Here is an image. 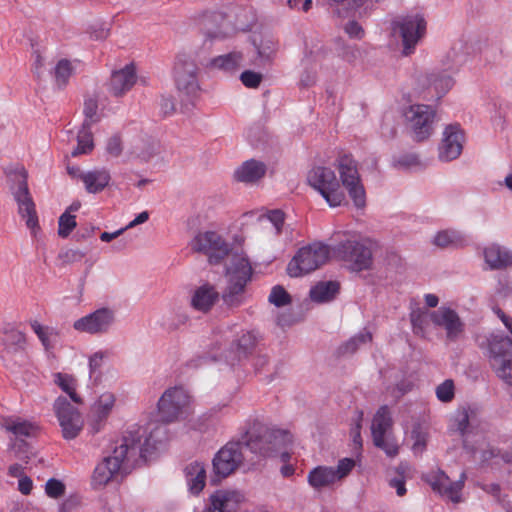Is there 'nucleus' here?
<instances>
[{"mask_svg":"<svg viewBox=\"0 0 512 512\" xmlns=\"http://www.w3.org/2000/svg\"><path fill=\"white\" fill-rule=\"evenodd\" d=\"M14 456L20 460L27 461L30 458V446L24 439H15L10 445Z\"/></svg>","mask_w":512,"mask_h":512,"instance_id":"8fccbe9b","label":"nucleus"},{"mask_svg":"<svg viewBox=\"0 0 512 512\" xmlns=\"http://www.w3.org/2000/svg\"><path fill=\"white\" fill-rule=\"evenodd\" d=\"M475 442L477 446L470 442L469 448H465L473 455L475 460L481 463H487L491 459L499 456V451L490 447L482 437L479 436V439L475 440Z\"/></svg>","mask_w":512,"mask_h":512,"instance_id":"c9c22d12","label":"nucleus"},{"mask_svg":"<svg viewBox=\"0 0 512 512\" xmlns=\"http://www.w3.org/2000/svg\"><path fill=\"white\" fill-rule=\"evenodd\" d=\"M58 234L62 238H66L76 227V219L74 215L64 212L58 221Z\"/></svg>","mask_w":512,"mask_h":512,"instance_id":"de8ad7c7","label":"nucleus"},{"mask_svg":"<svg viewBox=\"0 0 512 512\" xmlns=\"http://www.w3.org/2000/svg\"><path fill=\"white\" fill-rule=\"evenodd\" d=\"M393 421L388 406H381L373 417L371 433L373 443L382 449L389 457H395L399 452V446L394 438L387 436Z\"/></svg>","mask_w":512,"mask_h":512,"instance_id":"2eb2a0df","label":"nucleus"},{"mask_svg":"<svg viewBox=\"0 0 512 512\" xmlns=\"http://www.w3.org/2000/svg\"><path fill=\"white\" fill-rule=\"evenodd\" d=\"M9 189L18 206V213L25 220L33 235L39 230L36 206L28 187V172L21 164H11L4 168Z\"/></svg>","mask_w":512,"mask_h":512,"instance_id":"7ed1b4c3","label":"nucleus"},{"mask_svg":"<svg viewBox=\"0 0 512 512\" xmlns=\"http://www.w3.org/2000/svg\"><path fill=\"white\" fill-rule=\"evenodd\" d=\"M74 68L71 61L67 59H61L58 61L54 68L55 83L59 89H63L72 75Z\"/></svg>","mask_w":512,"mask_h":512,"instance_id":"ea45409f","label":"nucleus"},{"mask_svg":"<svg viewBox=\"0 0 512 512\" xmlns=\"http://www.w3.org/2000/svg\"><path fill=\"white\" fill-rule=\"evenodd\" d=\"M108 357V351H97L89 357V377L94 384L101 381L102 368Z\"/></svg>","mask_w":512,"mask_h":512,"instance_id":"4c0bfd02","label":"nucleus"},{"mask_svg":"<svg viewBox=\"0 0 512 512\" xmlns=\"http://www.w3.org/2000/svg\"><path fill=\"white\" fill-rule=\"evenodd\" d=\"M3 428L12 433L15 439H23V437H33L36 435L38 427L27 420L9 417L4 419Z\"/></svg>","mask_w":512,"mask_h":512,"instance_id":"2f4dec72","label":"nucleus"},{"mask_svg":"<svg viewBox=\"0 0 512 512\" xmlns=\"http://www.w3.org/2000/svg\"><path fill=\"white\" fill-rule=\"evenodd\" d=\"M94 148L93 135L91 127L81 126L77 134V147L71 152L72 156L76 157L81 154H88Z\"/></svg>","mask_w":512,"mask_h":512,"instance_id":"e433bc0d","label":"nucleus"},{"mask_svg":"<svg viewBox=\"0 0 512 512\" xmlns=\"http://www.w3.org/2000/svg\"><path fill=\"white\" fill-rule=\"evenodd\" d=\"M340 285L336 281L319 282L310 289L309 295L312 301L325 303L333 300L339 292Z\"/></svg>","mask_w":512,"mask_h":512,"instance_id":"f704fd0d","label":"nucleus"},{"mask_svg":"<svg viewBox=\"0 0 512 512\" xmlns=\"http://www.w3.org/2000/svg\"><path fill=\"white\" fill-rule=\"evenodd\" d=\"M257 335L254 332H243L236 340L237 354L239 358L246 357L255 348Z\"/></svg>","mask_w":512,"mask_h":512,"instance_id":"37998d69","label":"nucleus"},{"mask_svg":"<svg viewBox=\"0 0 512 512\" xmlns=\"http://www.w3.org/2000/svg\"><path fill=\"white\" fill-rule=\"evenodd\" d=\"M345 31L354 38H361L364 34L362 27L356 21H349L345 25Z\"/></svg>","mask_w":512,"mask_h":512,"instance_id":"0e129e2a","label":"nucleus"},{"mask_svg":"<svg viewBox=\"0 0 512 512\" xmlns=\"http://www.w3.org/2000/svg\"><path fill=\"white\" fill-rule=\"evenodd\" d=\"M158 412L166 423L185 419L191 414V398L183 387L167 389L158 401Z\"/></svg>","mask_w":512,"mask_h":512,"instance_id":"1a4fd4ad","label":"nucleus"},{"mask_svg":"<svg viewBox=\"0 0 512 512\" xmlns=\"http://www.w3.org/2000/svg\"><path fill=\"white\" fill-rule=\"evenodd\" d=\"M243 498L237 491L217 490L209 497L204 512H236Z\"/></svg>","mask_w":512,"mask_h":512,"instance_id":"5701e85b","label":"nucleus"},{"mask_svg":"<svg viewBox=\"0 0 512 512\" xmlns=\"http://www.w3.org/2000/svg\"><path fill=\"white\" fill-rule=\"evenodd\" d=\"M107 152L113 156L118 157L122 153V142L118 136L111 137L106 146Z\"/></svg>","mask_w":512,"mask_h":512,"instance_id":"13d9d810","label":"nucleus"},{"mask_svg":"<svg viewBox=\"0 0 512 512\" xmlns=\"http://www.w3.org/2000/svg\"><path fill=\"white\" fill-rule=\"evenodd\" d=\"M53 409L63 437L67 440L76 438L83 428V419L78 409L63 396L55 400Z\"/></svg>","mask_w":512,"mask_h":512,"instance_id":"f3484780","label":"nucleus"},{"mask_svg":"<svg viewBox=\"0 0 512 512\" xmlns=\"http://www.w3.org/2000/svg\"><path fill=\"white\" fill-rule=\"evenodd\" d=\"M54 382L62 389L63 392L69 395L74 403H82L81 397L76 393V380L74 377L68 374L56 373L54 375Z\"/></svg>","mask_w":512,"mask_h":512,"instance_id":"58836bf2","label":"nucleus"},{"mask_svg":"<svg viewBox=\"0 0 512 512\" xmlns=\"http://www.w3.org/2000/svg\"><path fill=\"white\" fill-rule=\"evenodd\" d=\"M56 337H57V333L49 328L47 330H45V332H43V334L38 336V338L40 339V341L42 342V344L46 350L53 347V340H55Z\"/></svg>","mask_w":512,"mask_h":512,"instance_id":"e2e57ef3","label":"nucleus"},{"mask_svg":"<svg viewBox=\"0 0 512 512\" xmlns=\"http://www.w3.org/2000/svg\"><path fill=\"white\" fill-rule=\"evenodd\" d=\"M389 486L391 488H394L396 490V493L398 496L402 497L406 494V486H405V480L403 476H398L393 479H390Z\"/></svg>","mask_w":512,"mask_h":512,"instance_id":"680f3d73","label":"nucleus"},{"mask_svg":"<svg viewBox=\"0 0 512 512\" xmlns=\"http://www.w3.org/2000/svg\"><path fill=\"white\" fill-rule=\"evenodd\" d=\"M429 318L436 326L445 330L449 341H456L464 331V324L457 312L449 307L442 306L430 312Z\"/></svg>","mask_w":512,"mask_h":512,"instance_id":"412c9836","label":"nucleus"},{"mask_svg":"<svg viewBox=\"0 0 512 512\" xmlns=\"http://www.w3.org/2000/svg\"><path fill=\"white\" fill-rule=\"evenodd\" d=\"M115 400L116 398L113 393L105 392L100 395L98 400L92 406L91 426L94 432L100 431L102 425L114 407Z\"/></svg>","mask_w":512,"mask_h":512,"instance_id":"a878e982","label":"nucleus"},{"mask_svg":"<svg viewBox=\"0 0 512 512\" xmlns=\"http://www.w3.org/2000/svg\"><path fill=\"white\" fill-rule=\"evenodd\" d=\"M240 79L246 87L257 88L262 81V75L251 70H246L241 74Z\"/></svg>","mask_w":512,"mask_h":512,"instance_id":"864d4df0","label":"nucleus"},{"mask_svg":"<svg viewBox=\"0 0 512 512\" xmlns=\"http://www.w3.org/2000/svg\"><path fill=\"white\" fill-rule=\"evenodd\" d=\"M218 296L219 294L213 286L205 284L195 290L191 298V305L198 311L207 312L215 304Z\"/></svg>","mask_w":512,"mask_h":512,"instance_id":"c756f323","label":"nucleus"},{"mask_svg":"<svg viewBox=\"0 0 512 512\" xmlns=\"http://www.w3.org/2000/svg\"><path fill=\"white\" fill-rule=\"evenodd\" d=\"M468 426H469V418L467 413H464L462 415V418L458 422V431L460 432L461 436L463 437V445L464 448H469L470 440V434L468 433Z\"/></svg>","mask_w":512,"mask_h":512,"instance_id":"6e6d98bb","label":"nucleus"},{"mask_svg":"<svg viewBox=\"0 0 512 512\" xmlns=\"http://www.w3.org/2000/svg\"><path fill=\"white\" fill-rule=\"evenodd\" d=\"M403 116L416 141H424L431 136L435 111L430 106L424 104L411 105L404 110Z\"/></svg>","mask_w":512,"mask_h":512,"instance_id":"4468645a","label":"nucleus"},{"mask_svg":"<svg viewBox=\"0 0 512 512\" xmlns=\"http://www.w3.org/2000/svg\"><path fill=\"white\" fill-rule=\"evenodd\" d=\"M267 219L274 225L276 234H280L284 223V213L281 210H272L267 214Z\"/></svg>","mask_w":512,"mask_h":512,"instance_id":"4d7b16f0","label":"nucleus"},{"mask_svg":"<svg viewBox=\"0 0 512 512\" xmlns=\"http://www.w3.org/2000/svg\"><path fill=\"white\" fill-rule=\"evenodd\" d=\"M329 255V247L320 242L302 247L288 263L287 273L291 277H301L324 265Z\"/></svg>","mask_w":512,"mask_h":512,"instance_id":"0eeeda50","label":"nucleus"},{"mask_svg":"<svg viewBox=\"0 0 512 512\" xmlns=\"http://www.w3.org/2000/svg\"><path fill=\"white\" fill-rule=\"evenodd\" d=\"M487 341L491 369L499 379L512 386V340L507 336L492 334Z\"/></svg>","mask_w":512,"mask_h":512,"instance_id":"39448f33","label":"nucleus"},{"mask_svg":"<svg viewBox=\"0 0 512 512\" xmlns=\"http://www.w3.org/2000/svg\"><path fill=\"white\" fill-rule=\"evenodd\" d=\"M372 334L369 331H361L351 337L346 343L340 346L339 353L342 355L353 354L357 349L368 342H371Z\"/></svg>","mask_w":512,"mask_h":512,"instance_id":"a19ab883","label":"nucleus"},{"mask_svg":"<svg viewBox=\"0 0 512 512\" xmlns=\"http://www.w3.org/2000/svg\"><path fill=\"white\" fill-rule=\"evenodd\" d=\"M80 179L87 192L95 194L101 192L109 184L111 177L107 170L102 169L80 174Z\"/></svg>","mask_w":512,"mask_h":512,"instance_id":"473e14b6","label":"nucleus"},{"mask_svg":"<svg viewBox=\"0 0 512 512\" xmlns=\"http://www.w3.org/2000/svg\"><path fill=\"white\" fill-rule=\"evenodd\" d=\"M453 84V79L448 75L440 76L439 78L435 79L432 83L434 89L439 95L438 97H441L444 94H446L452 88Z\"/></svg>","mask_w":512,"mask_h":512,"instance_id":"603ef678","label":"nucleus"},{"mask_svg":"<svg viewBox=\"0 0 512 512\" xmlns=\"http://www.w3.org/2000/svg\"><path fill=\"white\" fill-rule=\"evenodd\" d=\"M373 243L369 239L346 240L341 242L336 253L352 271H363L371 268L373 263Z\"/></svg>","mask_w":512,"mask_h":512,"instance_id":"9b49d317","label":"nucleus"},{"mask_svg":"<svg viewBox=\"0 0 512 512\" xmlns=\"http://www.w3.org/2000/svg\"><path fill=\"white\" fill-rule=\"evenodd\" d=\"M225 20V16L221 12H208L203 16L204 25L208 26L209 23L213 22L216 26H221Z\"/></svg>","mask_w":512,"mask_h":512,"instance_id":"052dcab7","label":"nucleus"},{"mask_svg":"<svg viewBox=\"0 0 512 512\" xmlns=\"http://www.w3.org/2000/svg\"><path fill=\"white\" fill-rule=\"evenodd\" d=\"M2 345L8 354L23 352L26 346L25 334L13 327L4 329Z\"/></svg>","mask_w":512,"mask_h":512,"instance_id":"72a5a7b5","label":"nucleus"},{"mask_svg":"<svg viewBox=\"0 0 512 512\" xmlns=\"http://www.w3.org/2000/svg\"><path fill=\"white\" fill-rule=\"evenodd\" d=\"M482 254L490 270H503L512 266V250L498 243L485 246Z\"/></svg>","mask_w":512,"mask_h":512,"instance_id":"393cba45","label":"nucleus"},{"mask_svg":"<svg viewBox=\"0 0 512 512\" xmlns=\"http://www.w3.org/2000/svg\"><path fill=\"white\" fill-rule=\"evenodd\" d=\"M394 31L398 30L403 42V53L413 52L417 42L424 35L426 23L420 15L407 16L394 23Z\"/></svg>","mask_w":512,"mask_h":512,"instance_id":"6ab92c4d","label":"nucleus"},{"mask_svg":"<svg viewBox=\"0 0 512 512\" xmlns=\"http://www.w3.org/2000/svg\"><path fill=\"white\" fill-rule=\"evenodd\" d=\"M335 166L339 172L341 183L347 190L355 207L364 208L366 192L358 171L357 161L350 154H343L336 159Z\"/></svg>","mask_w":512,"mask_h":512,"instance_id":"6e6552de","label":"nucleus"},{"mask_svg":"<svg viewBox=\"0 0 512 512\" xmlns=\"http://www.w3.org/2000/svg\"><path fill=\"white\" fill-rule=\"evenodd\" d=\"M86 253L77 249H68L59 254V258L64 264H72L81 261Z\"/></svg>","mask_w":512,"mask_h":512,"instance_id":"5fc2aeb1","label":"nucleus"},{"mask_svg":"<svg viewBox=\"0 0 512 512\" xmlns=\"http://www.w3.org/2000/svg\"><path fill=\"white\" fill-rule=\"evenodd\" d=\"M463 141L464 135L458 125L447 126L439 146V159L445 162L457 159L461 155Z\"/></svg>","mask_w":512,"mask_h":512,"instance_id":"4be33fe9","label":"nucleus"},{"mask_svg":"<svg viewBox=\"0 0 512 512\" xmlns=\"http://www.w3.org/2000/svg\"><path fill=\"white\" fill-rule=\"evenodd\" d=\"M33 488V481L28 476H23L18 480V490L23 495H28L31 493Z\"/></svg>","mask_w":512,"mask_h":512,"instance_id":"69168bd1","label":"nucleus"},{"mask_svg":"<svg viewBox=\"0 0 512 512\" xmlns=\"http://www.w3.org/2000/svg\"><path fill=\"white\" fill-rule=\"evenodd\" d=\"M253 454L266 458L272 457L292 443V435L282 429L253 422L239 439Z\"/></svg>","mask_w":512,"mask_h":512,"instance_id":"f03ea898","label":"nucleus"},{"mask_svg":"<svg viewBox=\"0 0 512 512\" xmlns=\"http://www.w3.org/2000/svg\"><path fill=\"white\" fill-rule=\"evenodd\" d=\"M193 251L203 253L212 265L220 264L231 252V246L214 231L198 233L191 241Z\"/></svg>","mask_w":512,"mask_h":512,"instance_id":"ddd939ff","label":"nucleus"},{"mask_svg":"<svg viewBox=\"0 0 512 512\" xmlns=\"http://www.w3.org/2000/svg\"><path fill=\"white\" fill-rule=\"evenodd\" d=\"M116 322V313L108 307L99 308L73 323V328L82 333L103 335L110 331Z\"/></svg>","mask_w":512,"mask_h":512,"instance_id":"dca6fc26","label":"nucleus"},{"mask_svg":"<svg viewBox=\"0 0 512 512\" xmlns=\"http://www.w3.org/2000/svg\"><path fill=\"white\" fill-rule=\"evenodd\" d=\"M252 267L242 254H233L226 268L227 286L222 298L228 306H239L244 300L245 288L252 277Z\"/></svg>","mask_w":512,"mask_h":512,"instance_id":"20e7f679","label":"nucleus"},{"mask_svg":"<svg viewBox=\"0 0 512 512\" xmlns=\"http://www.w3.org/2000/svg\"><path fill=\"white\" fill-rule=\"evenodd\" d=\"M269 301L277 307H282L291 302V297L283 287L275 286L271 290Z\"/></svg>","mask_w":512,"mask_h":512,"instance_id":"09e8293b","label":"nucleus"},{"mask_svg":"<svg viewBox=\"0 0 512 512\" xmlns=\"http://www.w3.org/2000/svg\"><path fill=\"white\" fill-rule=\"evenodd\" d=\"M244 461L243 443L238 440L227 442L212 459L213 476L211 481L216 483L233 474Z\"/></svg>","mask_w":512,"mask_h":512,"instance_id":"9d476101","label":"nucleus"},{"mask_svg":"<svg viewBox=\"0 0 512 512\" xmlns=\"http://www.w3.org/2000/svg\"><path fill=\"white\" fill-rule=\"evenodd\" d=\"M188 321V316L185 313H176L175 317L171 322L168 323V329L176 330L180 326L185 325Z\"/></svg>","mask_w":512,"mask_h":512,"instance_id":"338daca9","label":"nucleus"},{"mask_svg":"<svg viewBox=\"0 0 512 512\" xmlns=\"http://www.w3.org/2000/svg\"><path fill=\"white\" fill-rule=\"evenodd\" d=\"M44 66V59L39 51L34 52V63H33V72L37 75V77L41 76L42 68Z\"/></svg>","mask_w":512,"mask_h":512,"instance_id":"774afa93","label":"nucleus"},{"mask_svg":"<svg viewBox=\"0 0 512 512\" xmlns=\"http://www.w3.org/2000/svg\"><path fill=\"white\" fill-rule=\"evenodd\" d=\"M484 54L487 59H492L495 61L499 56L503 54L502 43H491L488 47L485 48Z\"/></svg>","mask_w":512,"mask_h":512,"instance_id":"bf43d9fd","label":"nucleus"},{"mask_svg":"<svg viewBox=\"0 0 512 512\" xmlns=\"http://www.w3.org/2000/svg\"><path fill=\"white\" fill-rule=\"evenodd\" d=\"M465 479L466 475L465 473H462L459 480L451 481L450 478L441 470L431 472L426 476V481L433 491L439 493L443 497H446L453 503H459L461 501V492Z\"/></svg>","mask_w":512,"mask_h":512,"instance_id":"aec40b11","label":"nucleus"},{"mask_svg":"<svg viewBox=\"0 0 512 512\" xmlns=\"http://www.w3.org/2000/svg\"><path fill=\"white\" fill-rule=\"evenodd\" d=\"M243 60L244 57L241 52L232 51L212 58L209 62V67L224 73L232 74L242 66Z\"/></svg>","mask_w":512,"mask_h":512,"instance_id":"c85d7f7f","label":"nucleus"},{"mask_svg":"<svg viewBox=\"0 0 512 512\" xmlns=\"http://www.w3.org/2000/svg\"><path fill=\"white\" fill-rule=\"evenodd\" d=\"M436 396L443 403L451 402L455 396L454 382L451 379L445 380L437 386Z\"/></svg>","mask_w":512,"mask_h":512,"instance_id":"49530a36","label":"nucleus"},{"mask_svg":"<svg viewBox=\"0 0 512 512\" xmlns=\"http://www.w3.org/2000/svg\"><path fill=\"white\" fill-rule=\"evenodd\" d=\"M429 314L430 312L422 310L413 311L411 313L410 318L413 327V332L416 335H424L427 325V318L429 317Z\"/></svg>","mask_w":512,"mask_h":512,"instance_id":"c03bdc74","label":"nucleus"},{"mask_svg":"<svg viewBox=\"0 0 512 512\" xmlns=\"http://www.w3.org/2000/svg\"><path fill=\"white\" fill-rule=\"evenodd\" d=\"M198 68L194 61L178 58L174 67V78L177 89L188 97L197 96L200 86L197 78Z\"/></svg>","mask_w":512,"mask_h":512,"instance_id":"a211bd4d","label":"nucleus"},{"mask_svg":"<svg viewBox=\"0 0 512 512\" xmlns=\"http://www.w3.org/2000/svg\"><path fill=\"white\" fill-rule=\"evenodd\" d=\"M184 474L189 491L194 495H198L206 483L204 464L197 461L192 462L185 467Z\"/></svg>","mask_w":512,"mask_h":512,"instance_id":"bb28decb","label":"nucleus"},{"mask_svg":"<svg viewBox=\"0 0 512 512\" xmlns=\"http://www.w3.org/2000/svg\"><path fill=\"white\" fill-rule=\"evenodd\" d=\"M45 492L51 498H59L65 493V485L55 478H51L46 482Z\"/></svg>","mask_w":512,"mask_h":512,"instance_id":"3c124183","label":"nucleus"},{"mask_svg":"<svg viewBox=\"0 0 512 512\" xmlns=\"http://www.w3.org/2000/svg\"><path fill=\"white\" fill-rule=\"evenodd\" d=\"M411 437L413 440L412 450L415 454H421L427 445V433L420 427L415 426L412 429Z\"/></svg>","mask_w":512,"mask_h":512,"instance_id":"a18cd8bd","label":"nucleus"},{"mask_svg":"<svg viewBox=\"0 0 512 512\" xmlns=\"http://www.w3.org/2000/svg\"><path fill=\"white\" fill-rule=\"evenodd\" d=\"M84 121L82 125L85 127H92L100 121V115L98 114V100L96 97H87L84 100L83 107Z\"/></svg>","mask_w":512,"mask_h":512,"instance_id":"79ce46f5","label":"nucleus"},{"mask_svg":"<svg viewBox=\"0 0 512 512\" xmlns=\"http://www.w3.org/2000/svg\"><path fill=\"white\" fill-rule=\"evenodd\" d=\"M308 184L321 194L330 207H338L345 201L334 170L325 166L313 167L307 175Z\"/></svg>","mask_w":512,"mask_h":512,"instance_id":"423d86ee","label":"nucleus"},{"mask_svg":"<svg viewBox=\"0 0 512 512\" xmlns=\"http://www.w3.org/2000/svg\"><path fill=\"white\" fill-rule=\"evenodd\" d=\"M266 165L263 162L251 159L245 161L236 171L235 178L244 183H255L266 173Z\"/></svg>","mask_w":512,"mask_h":512,"instance_id":"cd10ccee","label":"nucleus"},{"mask_svg":"<svg viewBox=\"0 0 512 512\" xmlns=\"http://www.w3.org/2000/svg\"><path fill=\"white\" fill-rule=\"evenodd\" d=\"M136 70L133 64L112 73L108 83V91L115 97L123 96L136 83Z\"/></svg>","mask_w":512,"mask_h":512,"instance_id":"b1692460","label":"nucleus"},{"mask_svg":"<svg viewBox=\"0 0 512 512\" xmlns=\"http://www.w3.org/2000/svg\"><path fill=\"white\" fill-rule=\"evenodd\" d=\"M355 467V460L342 458L336 467L319 465L309 471L307 482L314 490H322L345 479Z\"/></svg>","mask_w":512,"mask_h":512,"instance_id":"f8f14e48","label":"nucleus"},{"mask_svg":"<svg viewBox=\"0 0 512 512\" xmlns=\"http://www.w3.org/2000/svg\"><path fill=\"white\" fill-rule=\"evenodd\" d=\"M433 244L439 248H461L467 245L466 236L455 229H445L436 233Z\"/></svg>","mask_w":512,"mask_h":512,"instance_id":"7c9ffc66","label":"nucleus"},{"mask_svg":"<svg viewBox=\"0 0 512 512\" xmlns=\"http://www.w3.org/2000/svg\"><path fill=\"white\" fill-rule=\"evenodd\" d=\"M162 433V429L157 427L142 441L144 432L140 428L127 431L121 443L115 446L112 455L105 457L95 467L91 480L92 486L104 487L116 474L128 473L141 462H146L157 449V444L160 442L157 438Z\"/></svg>","mask_w":512,"mask_h":512,"instance_id":"f257e3e1","label":"nucleus"}]
</instances>
